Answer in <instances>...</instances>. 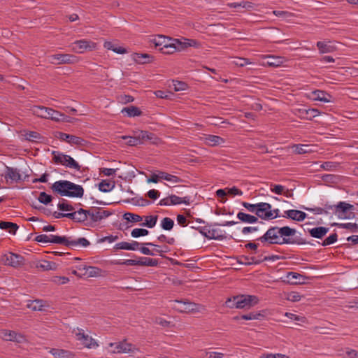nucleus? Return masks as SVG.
<instances>
[{"label":"nucleus","instance_id":"338daca9","mask_svg":"<svg viewBox=\"0 0 358 358\" xmlns=\"http://www.w3.org/2000/svg\"><path fill=\"white\" fill-rule=\"evenodd\" d=\"M130 243L129 242H120L115 245L114 250H130Z\"/></svg>","mask_w":358,"mask_h":358},{"label":"nucleus","instance_id":"cd10ccee","mask_svg":"<svg viewBox=\"0 0 358 358\" xmlns=\"http://www.w3.org/2000/svg\"><path fill=\"white\" fill-rule=\"evenodd\" d=\"M264 58H267L268 60L266 62V64L272 67H278L281 66L285 59L282 57H275L273 55L264 56Z\"/></svg>","mask_w":358,"mask_h":358},{"label":"nucleus","instance_id":"49530a36","mask_svg":"<svg viewBox=\"0 0 358 358\" xmlns=\"http://www.w3.org/2000/svg\"><path fill=\"white\" fill-rule=\"evenodd\" d=\"M123 218L131 222H139L143 220V217L137 214L126 213L123 215Z\"/></svg>","mask_w":358,"mask_h":358},{"label":"nucleus","instance_id":"4c0bfd02","mask_svg":"<svg viewBox=\"0 0 358 358\" xmlns=\"http://www.w3.org/2000/svg\"><path fill=\"white\" fill-rule=\"evenodd\" d=\"M50 352L57 358H69L72 355L71 352L62 349L53 348L50 350Z\"/></svg>","mask_w":358,"mask_h":358},{"label":"nucleus","instance_id":"052dcab7","mask_svg":"<svg viewBox=\"0 0 358 358\" xmlns=\"http://www.w3.org/2000/svg\"><path fill=\"white\" fill-rule=\"evenodd\" d=\"M215 230L207 229L206 228H203L200 230V233L201 234H203L205 237H207L208 238H210V239L211 238L217 239L219 238V237L215 236Z\"/></svg>","mask_w":358,"mask_h":358},{"label":"nucleus","instance_id":"c9c22d12","mask_svg":"<svg viewBox=\"0 0 358 358\" xmlns=\"http://www.w3.org/2000/svg\"><path fill=\"white\" fill-rule=\"evenodd\" d=\"M0 229L8 230L9 233L15 234L18 229V226L13 222L1 221Z\"/></svg>","mask_w":358,"mask_h":358},{"label":"nucleus","instance_id":"9b49d317","mask_svg":"<svg viewBox=\"0 0 358 358\" xmlns=\"http://www.w3.org/2000/svg\"><path fill=\"white\" fill-rule=\"evenodd\" d=\"M108 346L111 348L110 352L115 353H135L138 351L132 344L127 343L126 341L110 343Z\"/></svg>","mask_w":358,"mask_h":358},{"label":"nucleus","instance_id":"1a4fd4ad","mask_svg":"<svg viewBox=\"0 0 358 358\" xmlns=\"http://www.w3.org/2000/svg\"><path fill=\"white\" fill-rule=\"evenodd\" d=\"M70 47L73 52L82 54L85 51H92L95 50L97 47V44L91 41L78 40L72 43Z\"/></svg>","mask_w":358,"mask_h":358},{"label":"nucleus","instance_id":"69168bd1","mask_svg":"<svg viewBox=\"0 0 358 358\" xmlns=\"http://www.w3.org/2000/svg\"><path fill=\"white\" fill-rule=\"evenodd\" d=\"M285 187L281 185H271V191L276 194L281 195L284 193Z\"/></svg>","mask_w":358,"mask_h":358},{"label":"nucleus","instance_id":"603ef678","mask_svg":"<svg viewBox=\"0 0 358 358\" xmlns=\"http://www.w3.org/2000/svg\"><path fill=\"white\" fill-rule=\"evenodd\" d=\"M295 152L301 155L310 152L312 149L309 145H295Z\"/></svg>","mask_w":358,"mask_h":358},{"label":"nucleus","instance_id":"f704fd0d","mask_svg":"<svg viewBox=\"0 0 358 358\" xmlns=\"http://www.w3.org/2000/svg\"><path fill=\"white\" fill-rule=\"evenodd\" d=\"M115 187L114 181L108 180H103L99 184V189L100 191L103 192H108L111 191Z\"/></svg>","mask_w":358,"mask_h":358},{"label":"nucleus","instance_id":"864d4df0","mask_svg":"<svg viewBox=\"0 0 358 358\" xmlns=\"http://www.w3.org/2000/svg\"><path fill=\"white\" fill-rule=\"evenodd\" d=\"M148 234H149V231L147 229H139V228L134 229L131 232V235L134 238L145 236L148 235Z\"/></svg>","mask_w":358,"mask_h":358},{"label":"nucleus","instance_id":"bb28decb","mask_svg":"<svg viewBox=\"0 0 358 358\" xmlns=\"http://www.w3.org/2000/svg\"><path fill=\"white\" fill-rule=\"evenodd\" d=\"M102 270L98 267L88 266L86 268V271L82 272L81 275L87 278H93L102 275Z\"/></svg>","mask_w":358,"mask_h":358},{"label":"nucleus","instance_id":"bf43d9fd","mask_svg":"<svg viewBox=\"0 0 358 358\" xmlns=\"http://www.w3.org/2000/svg\"><path fill=\"white\" fill-rule=\"evenodd\" d=\"M273 13L276 17H280L282 19H289L293 16L292 13L287 12V11H285V10H274L273 12Z\"/></svg>","mask_w":358,"mask_h":358},{"label":"nucleus","instance_id":"3c124183","mask_svg":"<svg viewBox=\"0 0 358 358\" xmlns=\"http://www.w3.org/2000/svg\"><path fill=\"white\" fill-rule=\"evenodd\" d=\"M329 43L319 41L317 43V46L320 51L322 53L329 52L334 50V47L329 44Z\"/></svg>","mask_w":358,"mask_h":358},{"label":"nucleus","instance_id":"2eb2a0df","mask_svg":"<svg viewBox=\"0 0 358 358\" xmlns=\"http://www.w3.org/2000/svg\"><path fill=\"white\" fill-rule=\"evenodd\" d=\"M55 136L57 139L62 141H66L71 145H82L84 144V142H85L84 139H83L80 137L73 136V135L67 134L66 133H63V132H60V131H57L55 134Z\"/></svg>","mask_w":358,"mask_h":358},{"label":"nucleus","instance_id":"72a5a7b5","mask_svg":"<svg viewBox=\"0 0 358 358\" xmlns=\"http://www.w3.org/2000/svg\"><path fill=\"white\" fill-rule=\"evenodd\" d=\"M2 338L6 341L20 342L22 336L12 331H4L2 332Z\"/></svg>","mask_w":358,"mask_h":358},{"label":"nucleus","instance_id":"a878e982","mask_svg":"<svg viewBox=\"0 0 358 358\" xmlns=\"http://www.w3.org/2000/svg\"><path fill=\"white\" fill-rule=\"evenodd\" d=\"M173 41H174V38H171L170 41L166 43L164 48H159V51L165 55H171L176 52H178V46Z\"/></svg>","mask_w":358,"mask_h":358},{"label":"nucleus","instance_id":"680f3d73","mask_svg":"<svg viewBox=\"0 0 358 358\" xmlns=\"http://www.w3.org/2000/svg\"><path fill=\"white\" fill-rule=\"evenodd\" d=\"M122 139H127L128 140L127 141V144L130 146H135L140 144V141L137 139L136 136H122Z\"/></svg>","mask_w":358,"mask_h":358},{"label":"nucleus","instance_id":"c756f323","mask_svg":"<svg viewBox=\"0 0 358 358\" xmlns=\"http://www.w3.org/2000/svg\"><path fill=\"white\" fill-rule=\"evenodd\" d=\"M103 47L107 49L113 51L117 54H125L127 52L124 48L115 45L113 42L106 41L103 44Z\"/></svg>","mask_w":358,"mask_h":358},{"label":"nucleus","instance_id":"a211bd4d","mask_svg":"<svg viewBox=\"0 0 358 358\" xmlns=\"http://www.w3.org/2000/svg\"><path fill=\"white\" fill-rule=\"evenodd\" d=\"M202 140L205 144L209 146H216L225 142L222 138L215 135H204Z\"/></svg>","mask_w":358,"mask_h":358},{"label":"nucleus","instance_id":"423d86ee","mask_svg":"<svg viewBox=\"0 0 358 358\" xmlns=\"http://www.w3.org/2000/svg\"><path fill=\"white\" fill-rule=\"evenodd\" d=\"M72 333L75 335L76 340L85 348L96 349L99 346L98 342L81 328L73 329Z\"/></svg>","mask_w":358,"mask_h":358},{"label":"nucleus","instance_id":"b1692460","mask_svg":"<svg viewBox=\"0 0 358 358\" xmlns=\"http://www.w3.org/2000/svg\"><path fill=\"white\" fill-rule=\"evenodd\" d=\"M5 178L10 179L12 181L18 182L22 180V175L20 174V171L17 169L6 166Z\"/></svg>","mask_w":358,"mask_h":358},{"label":"nucleus","instance_id":"5fc2aeb1","mask_svg":"<svg viewBox=\"0 0 358 358\" xmlns=\"http://www.w3.org/2000/svg\"><path fill=\"white\" fill-rule=\"evenodd\" d=\"M148 245V246H154V247H158L157 245L153 243H139L137 241H132L131 242H130V245L131 248H130V250H139V246L140 245Z\"/></svg>","mask_w":358,"mask_h":358},{"label":"nucleus","instance_id":"c85d7f7f","mask_svg":"<svg viewBox=\"0 0 358 358\" xmlns=\"http://www.w3.org/2000/svg\"><path fill=\"white\" fill-rule=\"evenodd\" d=\"M237 217L239 220L245 223L252 224L258 221L257 217L243 212H239L237 214Z\"/></svg>","mask_w":358,"mask_h":358},{"label":"nucleus","instance_id":"4468645a","mask_svg":"<svg viewBox=\"0 0 358 358\" xmlns=\"http://www.w3.org/2000/svg\"><path fill=\"white\" fill-rule=\"evenodd\" d=\"M174 308L181 313H195L199 311V306L189 301H176Z\"/></svg>","mask_w":358,"mask_h":358},{"label":"nucleus","instance_id":"c03bdc74","mask_svg":"<svg viewBox=\"0 0 358 358\" xmlns=\"http://www.w3.org/2000/svg\"><path fill=\"white\" fill-rule=\"evenodd\" d=\"M264 317V314L262 313H250L248 314L242 315L241 318L246 320H259Z\"/></svg>","mask_w":358,"mask_h":358},{"label":"nucleus","instance_id":"9d476101","mask_svg":"<svg viewBox=\"0 0 358 358\" xmlns=\"http://www.w3.org/2000/svg\"><path fill=\"white\" fill-rule=\"evenodd\" d=\"M54 162L76 171L80 170V166L71 157L59 152H53Z\"/></svg>","mask_w":358,"mask_h":358},{"label":"nucleus","instance_id":"f03ea898","mask_svg":"<svg viewBox=\"0 0 358 358\" xmlns=\"http://www.w3.org/2000/svg\"><path fill=\"white\" fill-rule=\"evenodd\" d=\"M37 242L43 243H56L69 247L71 248H86L90 245V241L85 238L77 239L71 237L59 236L55 235L41 234L36 237Z\"/></svg>","mask_w":358,"mask_h":358},{"label":"nucleus","instance_id":"09e8293b","mask_svg":"<svg viewBox=\"0 0 358 358\" xmlns=\"http://www.w3.org/2000/svg\"><path fill=\"white\" fill-rule=\"evenodd\" d=\"M136 136L137 139L140 141V144H141L145 140H152L154 134L145 131H140L136 134Z\"/></svg>","mask_w":358,"mask_h":358},{"label":"nucleus","instance_id":"de8ad7c7","mask_svg":"<svg viewBox=\"0 0 358 358\" xmlns=\"http://www.w3.org/2000/svg\"><path fill=\"white\" fill-rule=\"evenodd\" d=\"M301 117L303 118L309 119L311 120L313 117H315L318 115L319 112L316 109H308V110H303L301 111Z\"/></svg>","mask_w":358,"mask_h":358},{"label":"nucleus","instance_id":"2f4dec72","mask_svg":"<svg viewBox=\"0 0 358 358\" xmlns=\"http://www.w3.org/2000/svg\"><path fill=\"white\" fill-rule=\"evenodd\" d=\"M47 306L46 303L42 300H34L28 303L27 307L34 311L42 310L43 308Z\"/></svg>","mask_w":358,"mask_h":358},{"label":"nucleus","instance_id":"4d7b16f0","mask_svg":"<svg viewBox=\"0 0 358 358\" xmlns=\"http://www.w3.org/2000/svg\"><path fill=\"white\" fill-rule=\"evenodd\" d=\"M227 6L230 8H236L238 7L242 8H252V3L248 1H243V2H232L229 3Z\"/></svg>","mask_w":358,"mask_h":358},{"label":"nucleus","instance_id":"dca6fc26","mask_svg":"<svg viewBox=\"0 0 358 358\" xmlns=\"http://www.w3.org/2000/svg\"><path fill=\"white\" fill-rule=\"evenodd\" d=\"M173 41V43H176L178 46V52L183 51L189 47L199 46V43L196 41L186 38H174V41Z\"/></svg>","mask_w":358,"mask_h":358},{"label":"nucleus","instance_id":"774afa93","mask_svg":"<svg viewBox=\"0 0 358 358\" xmlns=\"http://www.w3.org/2000/svg\"><path fill=\"white\" fill-rule=\"evenodd\" d=\"M233 64H235L236 66L243 67L247 64H251V62H250L248 59L238 57L236 58L233 61Z\"/></svg>","mask_w":358,"mask_h":358},{"label":"nucleus","instance_id":"6ab92c4d","mask_svg":"<svg viewBox=\"0 0 358 358\" xmlns=\"http://www.w3.org/2000/svg\"><path fill=\"white\" fill-rule=\"evenodd\" d=\"M36 268L41 271H55L57 268L56 263L47 260H40L36 263Z\"/></svg>","mask_w":358,"mask_h":358},{"label":"nucleus","instance_id":"7c9ffc66","mask_svg":"<svg viewBox=\"0 0 358 358\" xmlns=\"http://www.w3.org/2000/svg\"><path fill=\"white\" fill-rule=\"evenodd\" d=\"M160 180H165L172 184L181 182L182 180L176 176L169 174L164 171H159Z\"/></svg>","mask_w":358,"mask_h":358},{"label":"nucleus","instance_id":"f257e3e1","mask_svg":"<svg viewBox=\"0 0 358 358\" xmlns=\"http://www.w3.org/2000/svg\"><path fill=\"white\" fill-rule=\"evenodd\" d=\"M296 231L294 229L285 226L283 227H273L267 230V231L259 238L262 243H268V244H299L293 236Z\"/></svg>","mask_w":358,"mask_h":358},{"label":"nucleus","instance_id":"ea45409f","mask_svg":"<svg viewBox=\"0 0 358 358\" xmlns=\"http://www.w3.org/2000/svg\"><path fill=\"white\" fill-rule=\"evenodd\" d=\"M327 233V229L323 227H315L310 230L313 237L321 238Z\"/></svg>","mask_w":358,"mask_h":358},{"label":"nucleus","instance_id":"0e129e2a","mask_svg":"<svg viewBox=\"0 0 358 358\" xmlns=\"http://www.w3.org/2000/svg\"><path fill=\"white\" fill-rule=\"evenodd\" d=\"M57 207L60 210L64 211H72L73 210V207L65 201L59 202Z\"/></svg>","mask_w":358,"mask_h":358},{"label":"nucleus","instance_id":"5701e85b","mask_svg":"<svg viewBox=\"0 0 358 358\" xmlns=\"http://www.w3.org/2000/svg\"><path fill=\"white\" fill-rule=\"evenodd\" d=\"M286 279L289 284H300L303 283L306 277L295 272H288L286 275Z\"/></svg>","mask_w":358,"mask_h":358},{"label":"nucleus","instance_id":"8fccbe9b","mask_svg":"<svg viewBox=\"0 0 358 358\" xmlns=\"http://www.w3.org/2000/svg\"><path fill=\"white\" fill-rule=\"evenodd\" d=\"M161 227L166 231H171L174 226V221L170 217H164L161 221Z\"/></svg>","mask_w":358,"mask_h":358},{"label":"nucleus","instance_id":"13d9d810","mask_svg":"<svg viewBox=\"0 0 358 358\" xmlns=\"http://www.w3.org/2000/svg\"><path fill=\"white\" fill-rule=\"evenodd\" d=\"M322 180L327 185L334 186L336 183V176L334 174L324 175Z\"/></svg>","mask_w":358,"mask_h":358},{"label":"nucleus","instance_id":"e433bc0d","mask_svg":"<svg viewBox=\"0 0 358 358\" xmlns=\"http://www.w3.org/2000/svg\"><path fill=\"white\" fill-rule=\"evenodd\" d=\"M151 56L148 54L134 53L132 55L133 60L138 64H145L150 62Z\"/></svg>","mask_w":358,"mask_h":358},{"label":"nucleus","instance_id":"6e6552de","mask_svg":"<svg viewBox=\"0 0 358 358\" xmlns=\"http://www.w3.org/2000/svg\"><path fill=\"white\" fill-rule=\"evenodd\" d=\"M50 63L55 65L59 64H72L79 61L78 57L71 54H56L48 57Z\"/></svg>","mask_w":358,"mask_h":358},{"label":"nucleus","instance_id":"6e6d98bb","mask_svg":"<svg viewBox=\"0 0 358 358\" xmlns=\"http://www.w3.org/2000/svg\"><path fill=\"white\" fill-rule=\"evenodd\" d=\"M38 199L41 203L47 205L52 201V197L45 192H42L40 193Z\"/></svg>","mask_w":358,"mask_h":358},{"label":"nucleus","instance_id":"a18cd8bd","mask_svg":"<svg viewBox=\"0 0 358 358\" xmlns=\"http://www.w3.org/2000/svg\"><path fill=\"white\" fill-rule=\"evenodd\" d=\"M158 263V260L156 259L140 257V266H157Z\"/></svg>","mask_w":358,"mask_h":358},{"label":"nucleus","instance_id":"4be33fe9","mask_svg":"<svg viewBox=\"0 0 358 358\" xmlns=\"http://www.w3.org/2000/svg\"><path fill=\"white\" fill-rule=\"evenodd\" d=\"M170 37L164 35H157L150 39V44H153L155 48H164L166 43L170 41Z\"/></svg>","mask_w":358,"mask_h":358},{"label":"nucleus","instance_id":"ddd939ff","mask_svg":"<svg viewBox=\"0 0 358 358\" xmlns=\"http://www.w3.org/2000/svg\"><path fill=\"white\" fill-rule=\"evenodd\" d=\"M257 209L256 215L258 217L270 220L274 219L272 206L271 204L264 202L257 203Z\"/></svg>","mask_w":358,"mask_h":358},{"label":"nucleus","instance_id":"e2e57ef3","mask_svg":"<svg viewBox=\"0 0 358 358\" xmlns=\"http://www.w3.org/2000/svg\"><path fill=\"white\" fill-rule=\"evenodd\" d=\"M285 315L287 317L289 318L290 320L299 321V322H301L303 323L306 322V318L305 317L296 315L291 313H285Z\"/></svg>","mask_w":358,"mask_h":358},{"label":"nucleus","instance_id":"39448f33","mask_svg":"<svg viewBox=\"0 0 358 358\" xmlns=\"http://www.w3.org/2000/svg\"><path fill=\"white\" fill-rule=\"evenodd\" d=\"M31 110L34 115L42 118L51 119L52 120L56 122H71L69 120H68L67 116L50 108L44 106H34Z\"/></svg>","mask_w":358,"mask_h":358},{"label":"nucleus","instance_id":"37998d69","mask_svg":"<svg viewBox=\"0 0 358 358\" xmlns=\"http://www.w3.org/2000/svg\"><path fill=\"white\" fill-rule=\"evenodd\" d=\"M337 228L346 229L352 233L358 231V224L356 223H337Z\"/></svg>","mask_w":358,"mask_h":358},{"label":"nucleus","instance_id":"7ed1b4c3","mask_svg":"<svg viewBox=\"0 0 358 358\" xmlns=\"http://www.w3.org/2000/svg\"><path fill=\"white\" fill-rule=\"evenodd\" d=\"M51 189L53 193L61 196L81 198L84 194V189L81 185L64 180L55 182Z\"/></svg>","mask_w":358,"mask_h":358},{"label":"nucleus","instance_id":"aec40b11","mask_svg":"<svg viewBox=\"0 0 358 358\" xmlns=\"http://www.w3.org/2000/svg\"><path fill=\"white\" fill-rule=\"evenodd\" d=\"M354 68L352 66H343L342 58H337V76L338 75L347 77L352 76V72L351 69ZM337 80L338 78L337 77Z\"/></svg>","mask_w":358,"mask_h":358},{"label":"nucleus","instance_id":"20e7f679","mask_svg":"<svg viewBox=\"0 0 358 358\" xmlns=\"http://www.w3.org/2000/svg\"><path fill=\"white\" fill-rule=\"evenodd\" d=\"M259 299L255 295H237L229 298L225 303L229 308L248 309L259 303Z\"/></svg>","mask_w":358,"mask_h":358},{"label":"nucleus","instance_id":"f8f14e48","mask_svg":"<svg viewBox=\"0 0 358 358\" xmlns=\"http://www.w3.org/2000/svg\"><path fill=\"white\" fill-rule=\"evenodd\" d=\"M354 206L345 202L337 203V217L341 219H351L355 217Z\"/></svg>","mask_w":358,"mask_h":358},{"label":"nucleus","instance_id":"f3484780","mask_svg":"<svg viewBox=\"0 0 358 358\" xmlns=\"http://www.w3.org/2000/svg\"><path fill=\"white\" fill-rule=\"evenodd\" d=\"M283 217L301 222L305 220L306 214L304 212L298 210H288L284 212Z\"/></svg>","mask_w":358,"mask_h":358},{"label":"nucleus","instance_id":"0eeeda50","mask_svg":"<svg viewBox=\"0 0 358 358\" xmlns=\"http://www.w3.org/2000/svg\"><path fill=\"white\" fill-rule=\"evenodd\" d=\"M0 262L6 265L14 268L22 266L25 264L24 257L13 252H7L1 255Z\"/></svg>","mask_w":358,"mask_h":358},{"label":"nucleus","instance_id":"393cba45","mask_svg":"<svg viewBox=\"0 0 358 358\" xmlns=\"http://www.w3.org/2000/svg\"><path fill=\"white\" fill-rule=\"evenodd\" d=\"M89 211V217L94 222H97L102 219H104L110 215L109 212L104 210H91Z\"/></svg>","mask_w":358,"mask_h":358},{"label":"nucleus","instance_id":"412c9836","mask_svg":"<svg viewBox=\"0 0 358 358\" xmlns=\"http://www.w3.org/2000/svg\"><path fill=\"white\" fill-rule=\"evenodd\" d=\"M309 98L314 101L329 102L330 101L331 96L323 91L315 90L310 93Z\"/></svg>","mask_w":358,"mask_h":358},{"label":"nucleus","instance_id":"79ce46f5","mask_svg":"<svg viewBox=\"0 0 358 358\" xmlns=\"http://www.w3.org/2000/svg\"><path fill=\"white\" fill-rule=\"evenodd\" d=\"M283 295L286 300L292 302H297L301 299V296L296 292H285Z\"/></svg>","mask_w":358,"mask_h":358},{"label":"nucleus","instance_id":"58836bf2","mask_svg":"<svg viewBox=\"0 0 358 358\" xmlns=\"http://www.w3.org/2000/svg\"><path fill=\"white\" fill-rule=\"evenodd\" d=\"M122 113H126L129 117H136L140 116L141 115V111L140 109L136 106H129L124 108L122 110Z\"/></svg>","mask_w":358,"mask_h":358},{"label":"nucleus","instance_id":"473e14b6","mask_svg":"<svg viewBox=\"0 0 358 358\" xmlns=\"http://www.w3.org/2000/svg\"><path fill=\"white\" fill-rule=\"evenodd\" d=\"M74 221L76 222H84L87 220L90 215V211L80 208L78 210L74 212Z\"/></svg>","mask_w":358,"mask_h":358},{"label":"nucleus","instance_id":"a19ab883","mask_svg":"<svg viewBox=\"0 0 358 358\" xmlns=\"http://www.w3.org/2000/svg\"><path fill=\"white\" fill-rule=\"evenodd\" d=\"M157 215H150L145 217V222L141 223V226L152 228L156 225L157 221Z\"/></svg>","mask_w":358,"mask_h":358}]
</instances>
